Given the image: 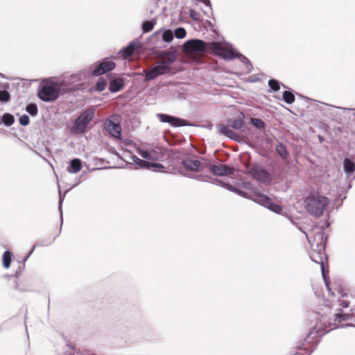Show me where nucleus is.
<instances>
[{
  "instance_id": "f257e3e1",
  "label": "nucleus",
  "mask_w": 355,
  "mask_h": 355,
  "mask_svg": "<svg viewBox=\"0 0 355 355\" xmlns=\"http://www.w3.org/2000/svg\"><path fill=\"white\" fill-rule=\"evenodd\" d=\"M306 236L311 246L309 257L313 262L320 266L321 273L325 286L328 291L331 292L328 275L329 271L325 268V265L328 263V257L325 252L327 236L322 228L315 227L312 231V235L306 234Z\"/></svg>"
},
{
  "instance_id": "f03ea898",
  "label": "nucleus",
  "mask_w": 355,
  "mask_h": 355,
  "mask_svg": "<svg viewBox=\"0 0 355 355\" xmlns=\"http://www.w3.org/2000/svg\"><path fill=\"white\" fill-rule=\"evenodd\" d=\"M62 85V83H58L54 81H47L39 87L37 96L42 101L54 102L58 98L60 95L69 93L78 89V85L62 89L61 86Z\"/></svg>"
},
{
  "instance_id": "7ed1b4c3",
  "label": "nucleus",
  "mask_w": 355,
  "mask_h": 355,
  "mask_svg": "<svg viewBox=\"0 0 355 355\" xmlns=\"http://www.w3.org/2000/svg\"><path fill=\"white\" fill-rule=\"evenodd\" d=\"M245 117L244 114L241 112L237 118L228 119L227 125L220 124L217 125V128L220 135H223L232 140L239 142L241 141V137L232 130L230 127L234 130H240L244 134H248L250 128L243 121V119Z\"/></svg>"
},
{
  "instance_id": "20e7f679",
  "label": "nucleus",
  "mask_w": 355,
  "mask_h": 355,
  "mask_svg": "<svg viewBox=\"0 0 355 355\" xmlns=\"http://www.w3.org/2000/svg\"><path fill=\"white\" fill-rule=\"evenodd\" d=\"M95 112L94 106L87 107L73 120L70 127V132L79 135L87 132L89 130L88 125L94 118Z\"/></svg>"
},
{
  "instance_id": "39448f33",
  "label": "nucleus",
  "mask_w": 355,
  "mask_h": 355,
  "mask_svg": "<svg viewBox=\"0 0 355 355\" xmlns=\"http://www.w3.org/2000/svg\"><path fill=\"white\" fill-rule=\"evenodd\" d=\"M306 211L311 216L319 218L323 215L329 203V198L322 196H311L304 200Z\"/></svg>"
},
{
  "instance_id": "423d86ee",
  "label": "nucleus",
  "mask_w": 355,
  "mask_h": 355,
  "mask_svg": "<svg viewBox=\"0 0 355 355\" xmlns=\"http://www.w3.org/2000/svg\"><path fill=\"white\" fill-rule=\"evenodd\" d=\"M245 168L247 173L250 175L254 179L260 182L266 186L271 184L272 178L269 172H268L262 166L254 164V165H246Z\"/></svg>"
},
{
  "instance_id": "0eeeda50",
  "label": "nucleus",
  "mask_w": 355,
  "mask_h": 355,
  "mask_svg": "<svg viewBox=\"0 0 355 355\" xmlns=\"http://www.w3.org/2000/svg\"><path fill=\"white\" fill-rule=\"evenodd\" d=\"M211 42H206L200 39H191L184 42L182 50L188 53H209Z\"/></svg>"
},
{
  "instance_id": "6e6552de",
  "label": "nucleus",
  "mask_w": 355,
  "mask_h": 355,
  "mask_svg": "<svg viewBox=\"0 0 355 355\" xmlns=\"http://www.w3.org/2000/svg\"><path fill=\"white\" fill-rule=\"evenodd\" d=\"M173 38L171 30L161 28L152 34L150 40L156 48H164L166 47L164 43H170Z\"/></svg>"
},
{
  "instance_id": "1a4fd4ad",
  "label": "nucleus",
  "mask_w": 355,
  "mask_h": 355,
  "mask_svg": "<svg viewBox=\"0 0 355 355\" xmlns=\"http://www.w3.org/2000/svg\"><path fill=\"white\" fill-rule=\"evenodd\" d=\"M116 67L114 62L108 60L107 58L103 59L95 62L89 67L90 74L94 76H98L112 71Z\"/></svg>"
},
{
  "instance_id": "9d476101",
  "label": "nucleus",
  "mask_w": 355,
  "mask_h": 355,
  "mask_svg": "<svg viewBox=\"0 0 355 355\" xmlns=\"http://www.w3.org/2000/svg\"><path fill=\"white\" fill-rule=\"evenodd\" d=\"M344 327H355V325L353 324L347 323L346 324L342 325L340 327L336 326L334 327L331 328L329 330H327L326 331H324V330L322 329L320 327L318 328L313 327L310 329L309 333L306 335V338H304V342L307 343L316 344L320 341V338L325 334L328 333L330 330Z\"/></svg>"
},
{
  "instance_id": "9b49d317",
  "label": "nucleus",
  "mask_w": 355,
  "mask_h": 355,
  "mask_svg": "<svg viewBox=\"0 0 355 355\" xmlns=\"http://www.w3.org/2000/svg\"><path fill=\"white\" fill-rule=\"evenodd\" d=\"M236 51L223 47L215 42H211L209 54L220 57L223 60L229 61L236 58Z\"/></svg>"
},
{
  "instance_id": "f8f14e48",
  "label": "nucleus",
  "mask_w": 355,
  "mask_h": 355,
  "mask_svg": "<svg viewBox=\"0 0 355 355\" xmlns=\"http://www.w3.org/2000/svg\"><path fill=\"white\" fill-rule=\"evenodd\" d=\"M156 117L160 122L168 123L171 126L175 128L193 125L186 119L167 114L157 113Z\"/></svg>"
},
{
  "instance_id": "ddd939ff",
  "label": "nucleus",
  "mask_w": 355,
  "mask_h": 355,
  "mask_svg": "<svg viewBox=\"0 0 355 355\" xmlns=\"http://www.w3.org/2000/svg\"><path fill=\"white\" fill-rule=\"evenodd\" d=\"M209 171L216 176H225L233 175L234 173V168L227 164H220L218 165L208 164L207 165Z\"/></svg>"
},
{
  "instance_id": "4468645a",
  "label": "nucleus",
  "mask_w": 355,
  "mask_h": 355,
  "mask_svg": "<svg viewBox=\"0 0 355 355\" xmlns=\"http://www.w3.org/2000/svg\"><path fill=\"white\" fill-rule=\"evenodd\" d=\"M140 46L139 42L132 41L126 46L123 47L119 52L121 57L123 59H127L133 55L136 49Z\"/></svg>"
},
{
  "instance_id": "2eb2a0df",
  "label": "nucleus",
  "mask_w": 355,
  "mask_h": 355,
  "mask_svg": "<svg viewBox=\"0 0 355 355\" xmlns=\"http://www.w3.org/2000/svg\"><path fill=\"white\" fill-rule=\"evenodd\" d=\"M182 165L186 171L198 172L200 171L202 163L197 159H184L182 161Z\"/></svg>"
},
{
  "instance_id": "dca6fc26",
  "label": "nucleus",
  "mask_w": 355,
  "mask_h": 355,
  "mask_svg": "<svg viewBox=\"0 0 355 355\" xmlns=\"http://www.w3.org/2000/svg\"><path fill=\"white\" fill-rule=\"evenodd\" d=\"M250 200H252L254 202L267 208L272 199L260 192H254V193L251 195Z\"/></svg>"
},
{
  "instance_id": "f3484780",
  "label": "nucleus",
  "mask_w": 355,
  "mask_h": 355,
  "mask_svg": "<svg viewBox=\"0 0 355 355\" xmlns=\"http://www.w3.org/2000/svg\"><path fill=\"white\" fill-rule=\"evenodd\" d=\"M124 87V78L121 77H116L110 80L108 88L110 92L116 93L121 91Z\"/></svg>"
},
{
  "instance_id": "a211bd4d",
  "label": "nucleus",
  "mask_w": 355,
  "mask_h": 355,
  "mask_svg": "<svg viewBox=\"0 0 355 355\" xmlns=\"http://www.w3.org/2000/svg\"><path fill=\"white\" fill-rule=\"evenodd\" d=\"M14 288L19 292H31L30 281L27 279H22L20 282L18 279L13 280Z\"/></svg>"
},
{
  "instance_id": "6ab92c4d",
  "label": "nucleus",
  "mask_w": 355,
  "mask_h": 355,
  "mask_svg": "<svg viewBox=\"0 0 355 355\" xmlns=\"http://www.w3.org/2000/svg\"><path fill=\"white\" fill-rule=\"evenodd\" d=\"M106 130L115 138L119 139L121 137V128L119 123L110 121L106 125Z\"/></svg>"
},
{
  "instance_id": "aec40b11",
  "label": "nucleus",
  "mask_w": 355,
  "mask_h": 355,
  "mask_svg": "<svg viewBox=\"0 0 355 355\" xmlns=\"http://www.w3.org/2000/svg\"><path fill=\"white\" fill-rule=\"evenodd\" d=\"M343 171L346 175V179L348 180L349 178L355 171V163L351 159H349L348 157H345L343 159Z\"/></svg>"
},
{
  "instance_id": "412c9836",
  "label": "nucleus",
  "mask_w": 355,
  "mask_h": 355,
  "mask_svg": "<svg viewBox=\"0 0 355 355\" xmlns=\"http://www.w3.org/2000/svg\"><path fill=\"white\" fill-rule=\"evenodd\" d=\"M82 161L78 158H73L69 162L67 171L70 173H76L82 168Z\"/></svg>"
},
{
  "instance_id": "4be33fe9",
  "label": "nucleus",
  "mask_w": 355,
  "mask_h": 355,
  "mask_svg": "<svg viewBox=\"0 0 355 355\" xmlns=\"http://www.w3.org/2000/svg\"><path fill=\"white\" fill-rule=\"evenodd\" d=\"M275 152L284 160H287L290 155L289 151L288 150L286 145L281 142H278L276 145Z\"/></svg>"
},
{
  "instance_id": "5701e85b",
  "label": "nucleus",
  "mask_w": 355,
  "mask_h": 355,
  "mask_svg": "<svg viewBox=\"0 0 355 355\" xmlns=\"http://www.w3.org/2000/svg\"><path fill=\"white\" fill-rule=\"evenodd\" d=\"M90 74V71L89 69H85L82 71H80L76 73H73L69 76V81L71 83H75L77 81H80L83 78H85L87 76H89Z\"/></svg>"
},
{
  "instance_id": "b1692460",
  "label": "nucleus",
  "mask_w": 355,
  "mask_h": 355,
  "mask_svg": "<svg viewBox=\"0 0 355 355\" xmlns=\"http://www.w3.org/2000/svg\"><path fill=\"white\" fill-rule=\"evenodd\" d=\"M15 121V116L10 113H4L0 115V125H4L6 127L11 126Z\"/></svg>"
},
{
  "instance_id": "393cba45",
  "label": "nucleus",
  "mask_w": 355,
  "mask_h": 355,
  "mask_svg": "<svg viewBox=\"0 0 355 355\" xmlns=\"http://www.w3.org/2000/svg\"><path fill=\"white\" fill-rule=\"evenodd\" d=\"M354 313H344L343 311L334 314V322L340 323L345 320H353Z\"/></svg>"
},
{
  "instance_id": "a878e982",
  "label": "nucleus",
  "mask_w": 355,
  "mask_h": 355,
  "mask_svg": "<svg viewBox=\"0 0 355 355\" xmlns=\"http://www.w3.org/2000/svg\"><path fill=\"white\" fill-rule=\"evenodd\" d=\"M268 87L270 89H268L269 92H277L280 89L281 86H283L284 88H287V87L283 85L279 80L275 78H270L268 82Z\"/></svg>"
},
{
  "instance_id": "bb28decb",
  "label": "nucleus",
  "mask_w": 355,
  "mask_h": 355,
  "mask_svg": "<svg viewBox=\"0 0 355 355\" xmlns=\"http://www.w3.org/2000/svg\"><path fill=\"white\" fill-rule=\"evenodd\" d=\"M225 189L247 199H250L251 195H249L246 191H244L239 188L232 185L228 183V184H225Z\"/></svg>"
},
{
  "instance_id": "cd10ccee",
  "label": "nucleus",
  "mask_w": 355,
  "mask_h": 355,
  "mask_svg": "<svg viewBox=\"0 0 355 355\" xmlns=\"http://www.w3.org/2000/svg\"><path fill=\"white\" fill-rule=\"evenodd\" d=\"M157 24V19L153 18L150 20H145L141 25L143 33L150 32Z\"/></svg>"
},
{
  "instance_id": "c85d7f7f",
  "label": "nucleus",
  "mask_w": 355,
  "mask_h": 355,
  "mask_svg": "<svg viewBox=\"0 0 355 355\" xmlns=\"http://www.w3.org/2000/svg\"><path fill=\"white\" fill-rule=\"evenodd\" d=\"M140 75L144 77V80L147 83L158 77L157 73H156L153 68L150 70H144Z\"/></svg>"
},
{
  "instance_id": "c756f323",
  "label": "nucleus",
  "mask_w": 355,
  "mask_h": 355,
  "mask_svg": "<svg viewBox=\"0 0 355 355\" xmlns=\"http://www.w3.org/2000/svg\"><path fill=\"white\" fill-rule=\"evenodd\" d=\"M164 62H157L152 67L154 71L157 73L158 76L169 73L168 69L164 65Z\"/></svg>"
},
{
  "instance_id": "7c9ffc66",
  "label": "nucleus",
  "mask_w": 355,
  "mask_h": 355,
  "mask_svg": "<svg viewBox=\"0 0 355 355\" xmlns=\"http://www.w3.org/2000/svg\"><path fill=\"white\" fill-rule=\"evenodd\" d=\"M236 58H238L241 60V62H243L245 66L247 69V72L250 73L253 69V66L252 63L250 62V60L241 54V53L236 51Z\"/></svg>"
},
{
  "instance_id": "2f4dec72",
  "label": "nucleus",
  "mask_w": 355,
  "mask_h": 355,
  "mask_svg": "<svg viewBox=\"0 0 355 355\" xmlns=\"http://www.w3.org/2000/svg\"><path fill=\"white\" fill-rule=\"evenodd\" d=\"M36 245H35L34 247L33 248V249L29 252V253L28 254V255L24 258V263L23 265L21 266H19L18 267V270L15 272V275H5V277L8 279L9 278H12V277H15V279H19V273L21 271V270L24 269L25 268V264H24V262L29 258V257L31 255V254L33 252L35 248Z\"/></svg>"
},
{
  "instance_id": "473e14b6",
  "label": "nucleus",
  "mask_w": 355,
  "mask_h": 355,
  "mask_svg": "<svg viewBox=\"0 0 355 355\" xmlns=\"http://www.w3.org/2000/svg\"><path fill=\"white\" fill-rule=\"evenodd\" d=\"M250 123L259 130H265L266 129V123L261 119L252 117L250 119Z\"/></svg>"
},
{
  "instance_id": "72a5a7b5",
  "label": "nucleus",
  "mask_w": 355,
  "mask_h": 355,
  "mask_svg": "<svg viewBox=\"0 0 355 355\" xmlns=\"http://www.w3.org/2000/svg\"><path fill=\"white\" fill-rule=\"evenodd\" d=\"M12 256L13 254L10 250H6L3 252L2 256V263L3 266L5 268H8L10 266Z\"/></svg>"
},
{
  "instance_id": "f704fd0d",
  "label": "nucleus",
  "mask_w": 355,
  "mask_h": 355,
  "mask_svg": "<svg viewBox=\"0 0 355 355\" xmlns=\"http://www.w3.org/2000/svg\"><path fill=\"white\" fill-rule=\"evenodd\" d=\"M3 89L2 90H0V102H2L3 103H6L10 101V94L7 91V89L9 88V85L6 84L3 85Z\"/></svg>"
},
{
  "instance_id": "c9c22d12",
  "label": "nucleus",
  "mask_w": 355,
  "mask_h": 355,
  "mask_svg": "<svg viewBox=\"0 0 355 355\" xmlns=\"http://www.w3.org/2000/svg\"><path fill=\"white\" fill-rule=\"evenodd\" d=\"M282 100L291 105L295 102V98L292 91H284L282 94Z\"/></svg>"
},
{
  "instance_id": "e433bc0d",
  "label": "nucleus",
  "mask_w": 355,
  "mask_h": 355,
  "mask_svg": "<svg viewBox=\"0 0 355 355\" xmlns=\"http://www.w3.org/2000/svg\"><path fill=\"white\" fill-rule=\"evenodd\" d=\"M196 1L202 3L206 6V8H207V10H202L203 13L205 15H207L208 17H211V16L213 15V9H212V6H211L210 0H196Z\"/></svg>"
},
{
  "instance_id": "4c0bfd02",
  "label": "nucleus",
  "mask_w": 355,
  "mask_h": 355,
  "mask_svg": "<svg viewBox=\"0 0 355 355\" xmlns=\"http://www.w3.org/2000/svg\"><path fill=\"white\" fill-rule=\"evenodd\" d=\"M106 86V80L104 78L101 77L98 79L97 82L96 83L94 88L96 92H101L105 89Z\"/></svg>"
},
{
  "instance_id": "58836bf2",
  "label": "nucleus",
  "mask_w": 355,
  "mask_h": 355,
  "mask_svg": "<svg viewBox=\"0 0 355 355\" xmlns=\"http://www.w3.org/2000/svg\"><path fill=\"white\" fill-rule=\"evenodd\" d=\"M26 111L31 116H35L38 113V108L35 103H29L26 107Z\"/></svg>"
},
{
  "instance_id": "ea45409f",
  "label": "nucleus",
  "mask_w": 355,
  "mask_h": 355,
  "mask_svg": "<svg viewBox=\"0 0 355 355\" xmlns=\"http://www.w3.org/2000/svg\"><path fill=\"white\" fill-rule=\"evenodd\" d=\"M173 33V37H175L178 39L184 38L187 35V31L183 27H178L175 29Z\"/></svg>"
},
{
  "instance_id": "a19ab883",
  "label": "nucleus",
  "mask_w": 355,
  "mask_h": 355,
  "mask_svg": "<svg viewBox=\"0 0 355 355\" xmlns=\"http://www.w3.org/2000/svg\"><path fill=\"white\" fill-rule=\"evenodd\" d=\"M267 209L276 214H279L282 211V207L277 203H275L272 200L270 202Z\"/></svg>"
},
{
  "instance_id": "79ce46f5",
  "label": "nucleus",
  "mask_w": 355,
  "mask_h": 355,
  "mask_svg": "<svg viewBox=\"0 0 355 355\" xmlns=\"http://www.w3.org/2000/svg\"><path fill=\"white\" fill-rule=\"evenodd\" d=\"M137 153L143 158L148 160L153 159L154 157L152 156L151 152L148 150H143L140 148H137Z\"/></svg>"
},
{
  "instance_id": "37998d69",
  "label": "nucleus",
  "mask_w": 355,
  "mask_h": 355,
  "mask_svg": "<svg viewBox=\"0 0 355 355\" xmlns=\"http://www.w3.org/2000/svg\"><path fill=\"white\" fill-rule=\"evenodd\" d=\"M171 50L170 51H161L159 55L162 57H166V58H171L173 55H175L176 57H178V51L177 49H175L173 47L171 48Z\"/></svg>"
},
{
  "instance_id": "c03bdc74",
  "label": "nucleus",
  "mask_w": 355,
  "mask_h": 355,
  "mask_svg": "<svg viewBox=\"0 0 355 355\" xmlns=\"http://www.w3.org/2000/svg\"><path fill=\"white\" fill-rule=\"evenodd\" d=\"M164 166L163 164L157 162H149L148 169L152 170L155 172L160 171L164 169Z\"/></svg>"
},
{
  "instance_id": "a18cd8bd",
  "label": "nucleus",
  "mask_w": 355,
  "mask_h": 355,
  "mask_svg": "<svg viewBox=\"0 0 355 355\" xmlns=\"http://www.w3.org/2000/svg\"><path fill=\"white\" fill-rule=\"evenodd\" d=\"M177 59V57L175 55H173V56L171 58H166V60H160L159 62H164L165 63V66L166 68L168 69V72L170 73L171 71V67H170V65L171 64H173Z\"/></svg>"
},
{
  "instance_id": "49530a36",
  "label": "nucleus",
  "mask_w": 355,
  "mask_h": 355,
  "mask_svg": "<svg viewBox=\"0 0 355 355\" xmlns=\"http://www.w3.org/2000/svg\"><path fill=\"white\" fill-rule=\"evenodd\" d=\"M134 164L136 165V168L148 169L149 162L146 160L138 158V159Z\"/></svg>"
},
{
  "instance_id": "de8ad7c7",
  "label": "nucleus",
  "mask_w": 355,
  "mask_h": 355,
  "mask_svg": "<svg viewBox=\"0 0 355 355\" xmlns=\"http://www.w3.org/2000/svg\"><path fill=\"white\" fill-rule=\"evenodd\" d=\"M184 176L189 178H195L198 181L201 182H208L209 180H207V178H208V175H189V174H183Z\"/></svg>"
},
{
  "instance_id": "09e8293b",
  "label": "nucleus",
  "mask_w": 355,
  "mask_h": 355,
  "mask_svg": "<svg viewBox=\"0 0 355 355\" xmlns=\"http://www.w3.org/2000/svg\"><path fill=\"white\" fill-rule=\"evenodd\" d=\"M19 122L21 125L26 126L30 123V119L27 114H22L19 119Z\"/></svg>"
},
{
  "instance_id": "8fccbe9b",
  "label": "nucleus",
  "mask_w": 355,
  "mask_h": 355,
  "mask_svg": "<svg viewBox=\"0 0 355 355\" xmlns=\"http://www.w3.org/2000/svg\"><path fill=\"white\" fill-rule=\"evenodd\" d=\"M242 187L245 189H247V190H249V191H252L254 192H256L255 190L257 189L256 187H254L253 186L252 184H251L250 182H244L242 183Z\"/></svg>"
},
{
  "instance_id": "3c124183",
  "label": "nucleus",
  "mask_w": 355,
  "mask_h": 355,
  "mask_svg": "<svg viewBox=\"0 0 355 355\" xmlns=\"http://www.w3.org/2000/svg\"><path fill=\"white\" fill-rule=\"evenodd\" d=\"M59 195H60V199H59V204H58V209L60 210V217H61V225L62 224V202L64 199V195H62L61 192L60 191L59 192Z\"/></svg>"
},
{
  "instance_id": "603ef678",
  "label": "nucleus",
  "mask_w": 355,
  "mask_h": 355,
  "mask_svg": "<svg viewBox=\"0 0 355 355\" xmlns=\"http://www.w3.org/2000/svg\"><path fill=\"white\" fill-rule=\"evenodd\" d=\"M199 15H200L199 13L197 11H196L194 9L189 10V17L193 21H198L200 19Z\"/></svg>"
},
{
  "instance_id": "864d4df0",
  "label": "nucleus",
  "mask_w": 355,
  "mask_h": 355,
  "mask_svg": "<svg viewBox=\"0 0 355 355\" xmlns=\"http://www.w3.org/2000/svg\"><path fill=\"white\" fill-rule=\"evenodd\" d=\"M128 159V162L131 164H135L136 162V161L138 159V157L137 155H135V154H130L129 155L127 156Z\"/></svg>"
},
{
  "instance_id": "5fc2aeb1",
  "label": "nucleus",
  "mask_w": 355,
  "mask_h": 355,
  "mask_svg": "<svg viewBox=\"0 0 355 355\" xmlns=\"http://www.w3.org/2000/svg\"><path fill=\"white\" fill-rule=\"evenodd\" d=\"M248 80L250 83H257L261 80V78L257 75H252L248 77Z\"/></svg>"
},
{
  "instance_id": "6e6d98bb",
  "label": "nucleus",
  "mask_w": 355,
  "mask_h": 355,
  "mask_svg": "<svg viewBox=\"0 0 355 355\" xmlns=\"http://www.w3.org/2000/svg\"><path fill=\"white\" fill-rule=\"evenodd\" d=\"M212 184L220 185V187L225 189V184H228V182H224L220 180L215 179L212 182H211Z\"/></svg>"
},
{
  "instance_id": "4d7b16f0",
  "label": "nucleus",
  "mask_w": 355,
  "mask_h": 355,
  "mask_svg": "<svg viewBox=\"0 0 355 355\" xmlns=\"http://www.w3.org/2000/svg\"><path fill=\"white\" fill-rule=\"evenodd\" d=\"M338 302H339V305L340 306H342L343 308H347L349 305V302L347 300H338Z\"/></svg>"
},
{
  "instance_id": "13d9d810",
  "label": "nucleus",
  "mask_w": 355,
  "mask_h": 355,
  "mask_svg": "<svg viewBox=\"0 0 355 355\" xmlns=\"http://www.w3.org/2000/svg\"><path fill=\"white\" fill-rule=\"evenodd\" d=\"M85 173H86V171H83V172H82V174L80 175V178H79L78 181L76 184H74L73 185H72L69 189H67V190L65 191V193L68 192V191H69V190H71V189H73V188L76 187V186H78V184L80 183V178H82V177H83Z\"/></svg>"
},
{
  "instance_id": "bf43d9fd",
  "label": "nucleus",
  "mask_w": 355,
  "mask_h": 355,
  "mask_svg": "<svg viewBox=\"0 0 355 355\" xmlns=\"http://www.w3.org/2000/svg\"><path fill=\"white\" fill-rule=\"evenodd\" d=\"M114 168H116V167L115 166H107V167L98 168V169Z\"/></svg>"
},
{
  "instance_id": "052dcab7",
  "label": "nucleus",
  "mask_w": 355,
  "mask_h": 355,
  "mask_svg": "<svg viewBox=\"0 0 355 355\" xmlns=\"http://www.w3.org/2000/svg\"><path fill=\"white\" fill-rule=\"evenodd\" d=\"M6 132V130L0 128V134H5Z\"/></svg>"
},
{
  "instance_id": "680f3d73",
  "label": "nucleus",
  "mask_w": 355,
  "mask_h": 355,
  "mask_svg": "<svg viewBox=\"0 0 355 355\" xmlns=\"http://www.w3.org/2000/svg\"><path fill=\"white\" fill-rule=\"evenodd\" d=\"M351 182H352V180L348 183L347 189H350L352 187Z\"/></svg>"
},
{
  "instance_id": "e2e57ef3",
  "label": "nucleus",
  "mask_w": 355,
  "mask_h": 355,
  "mask_svg": "<svg viewBox=\"0 0 355 355\" xmlns=\"http://www.w3.org/2000/svg\"><path fill=\"white\" fill-rule=\"evenodd\" d=\"M318 138H319V140L320 141V142H322L323 141V138L321 136H318Z\"/></svg>"
},
{
  "instance_id": "0e129e2a",
  "label": "nucleus",
  "mask_w": 355,
  "mask_h": 355,
  "mask_svg": "<svg viewBox=\"0 0 355 355\" xmlns=\"http://www.w3.org/2000/svg\"><path fill=\"white\" fill-rule=\"evenodd\" d=\"M352 321L355 322V314L354 313V317H353V320Z\"/></svg>"
},
{
  "instance_id": "69168bd1",
  "label": "nucleus",
  "mask_w": 355,
  "mask_h": 355,
  "mask_svg": "<svg viewBox=\"0 0 355 355\" xmlns=\"http://www.w3.org/2000/svg\"><path fill=\"white\" fill-rule=\"evenodd\" d=\"M207 180H209L211 179V177L208 176V178H206ZM210 181H209L208 182H209Z\"/></svg>"
},
{
  "instance_id": "338daca9",
  "label": "nucleus",
  "mask_w": 355,
  "mask_h": 355,
  "mask_svg": "<svg viewBox=\"0 0 355 355\" xmlns=\"http://www.w3.org/2000/svg\"><path fill=\"white\" fill-rule=\"evenodd\" d=\"M345 198H346V196H344L343 198H341V200L343 201Z\"/></svg>"
},
{
  "instance_id": "774afa93",
  "label": "nucleus",
  "mask_w": 355,
  "mask_h": 355,
  "mask_svg": "<svg viewBox=\"0 0 355 355\" xmlns=\"http://www.w3.org/2000/svg\"><path fill=\"white\" fill-rule=\"evenodd\" d=\"M295 355H300V354H295Z\"/></svg>"
}]
</instances>
